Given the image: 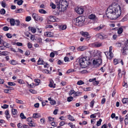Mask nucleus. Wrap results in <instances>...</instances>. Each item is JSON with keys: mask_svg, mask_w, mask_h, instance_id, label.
<instances>
[{"mask_svg": "<svg viewBox=\"0 0 128 128\" xmlns=\"http://www.w3.org/2000/svg\"><path fill=\"white\" fill-rule=\"evenodd\" d=\"M66 28V25H61L60 26L59 28L62 30L65 29Z\"/></svg>", "mask_w": 128, "mask_h": 128, "instance_id": "nucleus-31", "label": "nucleus"}, {"mask_svg": "<svg viewBox=\"0 0 128 128\" xmlns=\"http://www.w3.org/2000/svg\"><path fill=\"white\" fill-rule=\"evenodd\" d=\"M93 45L95 47H99L102 46V44L98 42H97L94 43Z\"/></svg>", "mask_w": 128, "mask_h": 128, "instance_id": "nucleus-20", "label": "nucleus"}, {"mask_svg": "<svg viewBox=\"0 0 128 128\" xmlns=\"http://www.w3.org/2000/svg\"><path fill=\"white\" fill-rule=\"evenodd\" d=\"M50 56L51 58L54 57V52H52L50 53Z\"/></svg>", "mask_w": 128, "mask_h": 128, "instance_id": "nucleus-64", "label": "nucleus"}, {"mask_svg": "<svg viewBox=\"0 0 128 128\" xmlns=\"http://www.w3.org/2000/svg\"><path fill=\"white\" fill-rule=\"evenodd\" d=\"M75 11L78 14H82L83 13L84 10L82 7H77L75 9Z\"/></svg>", "mask_w": 128, "mask_h": 128, "instance_id": "nucleus-7", "label": "nucleus"}, {"mask_svg": "<svg viewBox=\"0 0 128 128\" xmlns=\"http://www.w3.org/2000/svg\"><path fill=\"white\" fill-rule=\"evenodd\" d=\"M56 103V102L55 100H51L50 102V104L51 105L54 104H55Z\"/></svg>", "mask_w": 128, "mask_h": 128, "instance_id": "nucleus-59", "label": "nucleus"}, {"mask_svg": "<svg viewBox=\"0 0 128 128\" xmlns=\"http://www.w3.org/2000/svg\"><path fill=\"white\" fill-rule=\"evenodd\" d=\"M15 24L17 26H18L20 24V21L19 20H16L15 21Z\"/></svg>", "mask_w": 128, "mask_h": 128, "instance_id": "nucleus-47", "label": "nucleus"}, {"mask_svg": "<svg viewBox=\"0 0 128 128\" xmlns=\"http://www.w3.org/2000/svg\"><path fill=\"white\" fill-rule=\"evenodd\" d=\"M54 82L53 81L51 80L50 81V83L49 84V86L51 88H54L56 87V84H54Z\"/></svg>", "mask_w": 128, "mask_h": 128, "instance_id": "nucleus-11", "label": "nucleus"}, {"mask_svg": "<svg viewBox=\"0 0 128 128\" xmlns=\"http://www.w3.org/2000/svg\"><path fill=\"white\" fill-rule=\"evenodd\" d=\"M99 52L101 53L99 51H98L96 50H95L92 53L94 55V56H95V55H96V56H98L99 53Z\"/></svg>", "mask_w": 128, "mask_h": 128, "instance_id": "nucleus-24", "label": "nucleus"}, {"mask_svg": "<svg viewBox=\"0 0 128 128\" xmlns=\"http://www.w3.org/2000/svg\"><path fill=\"white\" fill-rule=\"evenodd\" d=\"M18 80V83L20 84H24V82L22 80Z\"/></svg>", "mask_w": 128, "mask_h": 128, "instance_id": "nucleus-61", "label": "nucleus"}, {"mask_svg": "<svg viewBox=\"0 0 128 128\" xmlns=\"http://www.w3.org/2000/svg\"><path fill=\"white\" fill-rule=\"evenodd\" d=\"M41 117V115L40 114L38 113H36L33 114V118H37Z\"/></svg>", "mask_w": 128, "mask_h": 128, "instance_id": "nucleus-19", "label": "nucleus"}, {"mask_svg": "<svg viewBox=\"0 0 128 128\" xmlns=\"http://www.w3.org/2000/svg\"><path fill=\"white\" fill-rule=\"evenodd\" d=\"M80 34L84 37L86 38V39L87 40H89L90 38V37L89 36L88 33L87 32H82Z\"/></svg>", "mask_w": 128, "mask_h": 128, "instance_id": "nucleus-8", "label": "nucleus"}, {"mask_svg": "<svg viewBox=\"0 0 128 128\" xmlns=\"http://www.w3.org/2000/svg\"><path fill=\"white\" fill-rule=\"evenodd\" d=\"M64 60L66 62H68L69 61V58L68 57L66 56L64 58Z\"/></svg>", "mask_w": 128, "mask_h": 128, "instance_id": "nucleus-58", "label": "nucleus"}, {"mask_svg": "<svg viewBox=\"0 0 128 128\" xmlns=\"http://www.w3.org/2000/svg\"><path fill=\"white\" fill-rule=\"evenodd\" d=\"M6 36L8 38H10L12 37V34L10 33L6 34Z\"/></svg>", "mask_w": 128, "mask_h": 128, "instance_id": "nucleus-56", "label": "nucleus"}, {"mask_svg": "<svg viewBox=\"0 0 128 128\" xmlns=\"http://www.w3.org/2000/svg\"><path fill=\"white\" fill-rule=\"evenodd\" d=\"M45 41L46 42H48L54 41L53 40H52L50 38H47L45 40Z\"/></svg>", "mask_w": 128, "mask_h": 128, "instance_id": "nucleus-62", "label": "nucleus"}, {"mask_svg": "<svg viewBox=\"0 0 128 128\" xmlns=\"http://www.w3.org/2000/svg\"><path fill=\"white\" fill-rule=\"evenodd\" d=\"M123 32V29L122 28H120L118 29V34H121Z\"/></svg>", "mask_w": 128, "mask_h": 128, "instance_id": "nucleus-34", "label": "nucleus"}, {"mask_svg": "<svg viewBox=\"0 0 128 128\" xmlns=\"http://www.w3.org/2000/svg\"><path fill=\"white\" fill-rule=\"evenodd\" d=\"M105 36V35L104 34L100 33L97 34L96 35V36L99 38L101 39H103Z\"/></svg>", "mask_w": 128, "mask_h": 128, "instance_id": "nucleus-18", "label": "nucleus"}, {"mask_svg": "<svg viewBox=\"0 0 128 128\" xmlns=\"http://www.w3.org/2000/svg\"><path fill=\"white\" fill-rule=\"evenodd\" d=\"M34 81L36 82L37 83L36 85H38L39 84V83L40 82V80L38 79H35L34 80Z\"/></svg>", "mask_w": 128, "mask_h": 128, "instance_id": "nucleus-52", "label": "nucleus"}, {"mask_svg": "<svg viewBox=\"0 0 128 128\" xmlns=\"http://www.w3.org/2000/svg\"><path fill=\"white\" fill-rule=\"evenodd\" d=\"M32 16V17L35 20L38 21H42V18L35 13H33Z\"/></svg>", "mask_w": 128, "mask_h": 128, "instance_id": "nucleus-6", "label": "nucleus"}, {"mask_svg": "<svg viewBox=\"0 0 128 128\" xmlns=\"http://www.w3.org/2000/svg\"><path fill=\"white\" fill-rule=\"evenodd\" d=\"M29 91L31 92L32 94H36V91L35 90H34L32 89H30L29 90Z\"/></svg>", "mask_w": 128, "mask_h": 128, "instance_id": "nucleus-49", "label": "nucleus"}, {"mask_svg": "<svg viewBox=\"0 0 128 128\" xmlns=\"http://www.w3.org/2000/svg\"><path fill=\"white\" fill-rule=\"evenodd\" d=\"M12 114L14 115H16L17 114V111L16 109H12Z\"/></svg>", "mask_w": 128, "mask_h": 128, "instance_id": "nucleus-26", "label": "nucleus"}, {"mask_svg": "<svg viewBox=\"0 0 128 128\" xmlns=\"http://www.w3.org/2000/svg\"><path fill=\"white\" fill-rule=\"evenodd\" d=\"M42 40L40 38H38L37 40V42L40 43H42Z\"/></svg>", "mask_w": 128, "mask_h": 128, "instance_id": "nucleus-50", "label": "nucleus"}, {"mask_svg": "<svg viewBox=\"0 0 128 128\" xmlns=\"http://www.w3.org/2000/svg\"><path fill=\"white\" fill-rule=\"evenodd\" d=\"M28 125L30 126L34 127L36 126V124L34 122H30L28 123Z\"/></svg>", "mask_w": 128, "mask_h": 128, "instance_id": "nucleus-29", "label": "nucleus"}, {"mask_svg": "<svg viewBox=\"0 0 128 128\" xmlns=\"http://www.w3.org/2000/svg\"><path fill=\"white\" fill-rule=\"evenodd\" d=\"M91 62L89 57L87 56L80 58L79 61L80 65L82 68L87 66L90 64Z\"/></svg>", "mask_w": 128, "mask_h": 128, "instance_id": "nucleus-3", "label": "nucleus"}, {"mask_svg": "<svg viewBox=\"0 0 128 128\" xmlns=\"http://www.w3.org/2000/svg\"><path fill=\"white\" fill-rule=\"evenodd\" d=\"M1 5L2 7L5 8L6 5V1L4 0L2 2Z\"/></svg>", "mask_w": 128, "mask_h": 128, "instance_id": "nucleus-30", "label": "nucleus"}, {"mask_svg": "<svg viewBox=\"0 0 128 128\" xmlns=\"http://www.w3.org/2000/svg\"><path fill=\"white\" fill-rule=\"evenodd\" d=\"M68 116V119L72 121L74 120V118L70 115H69Z\"/></svg>", "mask_w": 128, "mask_h": 128, "instance_id": "nucleus-38", "label": "nucleus"}, {"mask_svg": "<svg viewBox=\"0 0 128 128\" xmlns=\"http://www.w3.org/2000/svg\"><path fill=\"white\" fill-rule=\"evenodd\" d=\"M104 26L102 24H100L99 26L95 28L94 30H96L98 31L102 29L104 27Z\"/></svg>", "mask_w": 128, "mask_h": 128, "instance_id": "nucleus-22", "label": "nucleus"}, {"mask_svg": "<svg viewBox=\"0 0 128 128\" xmlns=\"http://www.w3.org/2000/svg\"><path fill=\"white\" fill-rule=\"evenodd\" d=\"M39 12L42 14H45L46 13V12L45 10L42 9L39 10Z\"/></svg>", "mask_w": 128, "mask_h": 128, "instance_id": "nucleus-39", "label": "nucleus"}, {"mask_svg": "<svg viewBox=\"0 0 128 128\" xmlns=\"http://www.w3.org/2000/svg\"><path fill=\"white\" fill-rule=\"evenodd\" d=\"M5 114L6 115V117L7 120H8L10 118V114L9 111L8 110H6L4 112Z\"/></svg>", "mask_w": 128, "mask_h": 128, "instance_id": "nucleus-17", "label": "nucleus"}, {"mask_svg": "<svg viewBox=\"0 0 128 128\" xmlns=\"http://www.w3.org/2000/svg\"><path fill=\"white\" fill-rule=\"evenodd\" d=\"M74 92H75V91L74 90H71L69 92V95L70 96L72 95Z\"/></svg>", "mask_w": 128, "mask_h": 128, "instance_id": "nucleus-48", "label": "nucleus"}, {"mask_svg": "<svg viewBox=\"0 0 128 128\" xmlns=\"http://www.w3.org/2000/svg\"><path fill=\"white\" fill-rule=\"evenodd\" d=\"M25 35L27 37H29L31 35L30 33L28 32H24Z\"/></svg>", "mask_w": 128, "mask_h": 128, "instance_id": "nucleus-41", "label": "nucleus"}, {"mask_svg": "<svg viewBox=\"0 0 128 128\" xmlns=\"http://www.w3.org/2000/svg\"><path fill=\"white\" fill-rule=\"evenodd\" d=\"M102 121V120L101 119H100L97 122L96 125L97 126H100L101 124V122Z\"/></svg>", "mask_w": 128, "mask_h": 128, "instance_id": "nucleus-42", "label": "nucleus"}, {"mask_svg": "<svg viewBox=\"0 0 128 128\" xmlns=\"http://www.w3.org/2000/svg\"><path fill=\"white\" fill-rule=\"evenodd\" d=\"M122 101L123 104H125L128 103V98H124L122 99Z\"/></svg>", "mask_w": 128, "mask_h": 128, "instance_id": "nucleus-27", "label": "nucleus"}, {"mask_svg": "<svg viewBox=\"0 0 128 128\" xmlns=\"http://www.w3.org/2000/svg\"><path fill=\"white\" fill-rule=\"evenodd\" d=\"M96 16L94 14H92L90 15L88 17V18L90 19L94 20L95 19Z\"/></svg>", "mask_w": 128, "mask_h": 128, "instance_id": "nucleus-25", "label": "nucleus"}, {"mask_svg": "<svg viewBox=\"0 0 128 128\" xmlns=\"http://www.w3.org/2000/svg\"><path fill=\"white\" fill-rule=\"evenodd\" d=\"M73 100V98L72 96H70L67 98V101L68 102H70Z\"/></svg>", "mask_w": 128, "mask_h": 128, "instance_id": "nucleus-43", "label": "nucleus"}, {"mask_svg": "<svg viewBox=\"0 0 128 128\" xmlns=\"http://www.w3.org/2000/svg\"><path fill=\"white\" fill-rule=\"evenodd\" d=\"M56 6L53 3H51L50 6L52 8L55 9L56 6L59 12H62L66 10L68 6L67 2L66 0H59L56 2Z\"/></svg>", "mask_w": 128, "mask_h": 128, "instance_id": "nucleus-2", "label": "nucleus"}, {"mask_svg": "<svg viewBox=\"0 0 128 128\" xmlns=\"http://www.w3.org/2000/svg\"><path fill=\"white\" fill-rule=\"evenodd\" d=\"M22 127L23 128H29L28 125L25 124L22 125Z\"/></svg>", "mask_w": 128, "mask_h": 128, "instance_id": "nucleus-63", "label": "nucleus"}, {"mask_svg": "<svg viewBox=\"0 0 128 128\" xmlns=\"http://www.w3.org/2000/svg\"><path fill=\"white\" fill-rule=\"evenodd\" d=\"M85 19L84 16H80L77 17L74 20L75 25L78 26H82L84 24Z\"/></svg>", "mask_w": 128, "mask_h": 128, "instance_id": "nucleus-4", "label": "nucleus"}, {"mask_svg": "<svg viewBox=\"0 0 128 128\" xmlns=\"http://www.w3.org/2000/svg\"><path fill=\"white\" fill-rule=\"evenodd\" d=\"M98 58L95 59L93 60L92 62L94 65L98 66L101 64L102 62L101 59V53H99V56Z\"/></svg>", "mask_w": 128, "mask_h": 128, "instance_id": "nucleus-5", "label": "nucleus"}, {"mask_svg": "<svg viewBox=\"0 0 128 128\" xmlns=\"http://www.w3.org/2000/svg\"><path fill=\"white\" fill-rule=\"evenodd\" d=\"M8 105L6 104H4L3 106H2L1 107L3 109H6L8 108Z\"/></svg>", "mask_w": 128, "mask_h": 128, "instance_id": "nucleus-46", "label": "nucleus"}, {"mask_svg": "<svg viewBox=\"0 0 128 128\" xmlns=\"http://www.w3.org/2000/svg\"><path fill=\"white\" fill-rule=\"evenodd\" d=\"M23 2V1L22 0H20L18 1L17 2V4L19 5H21Z\"/></svg>", "mask_w": 128, "mask_h": 128, "instance_id": "nucleus-51", "label": "nucleus"}, {"mask_svg": "<svg viewBox=\"0 0 128 128\" xmlns=\"http://www.w3.org/2000/svg\"><path fill=\"white\" fill-rule=\"evenodd\" d=\"M31 20V17L30 16L27 17L26 19V21L28 22L30 21Z\"/></svg>", "mask_w": 128, "mask_h": 128, "instance_id": "nucleus-55", "label": "nucleus"}, {"mask_svg": "<svg viewBox=\"0 0 128 128\" xmlns=\"http://www.w3.org/2000/svg\"><path fill=\"white\" fill-rule=\"evenodd\" d=\"M15 21L14 19V18H12L10 19V22L11 25L13 26L14 25Z\"/></svg>", "mask_w": 128, "mask_h": 128, "instance_id": "nucleus-23", "label": "nucleus"}, {"mask_svg": "<svg viewBox=\"0 0 128 128\" xmlns=\"http://www.w3.org/2000/svg\"><path fill=\"white\" fill-rule=\"evenodd\" d=\"M52 126H57L58 123L56 122H52L51 123Z\"/></svg>", "mask_w": 128, "mask_h": 128, "instance_id": "nucleus-36", "label": "nucleus"}, {"mask_svg": "<svg viewBox=\"0 0 128 128\" xmlns=\"http://www.w3.org/2000/svg\"><path fill=\"white\" fill-rule=\"evenodd\" d=\"M87 48V46H80L78 48V51H83L86 49Z\"/></svg>", "mask_w": 128, "mask_h": 128, "instance_id": "nucleus-12", "label": "nucleus"}, {"mask_svg": "<svg viewBox=\"0 0 128 128\" xmlns=\"http://www.w3.org/2000/svg\"><path fill=\"white\" fill-rule=\"evenodd\" d=\"M20 116L21 118L22 119H25L26 118V117L24 116V114L22 113L20 114Z\"/></svg>", "mask_w": 128, "mask_h": 128, "instance_id": "nucleus-35", "label": "nucleus"}, {"mask_svg": "<svg viewBox=\"0 0 128 128\" xmlns=\"http://www.w3.org/2000/svg\"><path fill=\"white\" fill-rule=\"evenodd\" d=\"M1 56L3 55L6 56L8 54V52L4 51L1 52H0Z\"/></svg>", "mask_w": 128, "mask_h": 128, "instance_id": "nucleus-28", "label": "nucleus"}, {"mask_svg": "<svg viewBox=\"0 0 128 128\" xmlns=\"http://www.w3.org/2000/svg\"><path fill=\"white\" fill-rule=\"evenodd\" d=\"M10 63L12 65H15L17 64V62L15 60H11Z\"/></svg>", "mask_w": 128, "mask_h": 128, "instance_id": "nucleus-32", "label": "nucleus"}, {"mask_svg": "<svg viewBox=\"0 0 128 128\" xmlns=\"http://www.w3.org/2000/svg\"><path fill=\"white\" fill-rule=\"evenodd\" d=\"M32 118H28L27 119V121L28 122H33V121L32 120Z\"/></svg>", "mask_w": 128, "mask_h": 128, "instance_id": "nucleus-54", "label": "nucleus"}, {"mask_svg": "<svg viewBox=\"0 0 128 128\" xmlns=\"http://www.w3.org/2000/svg\"><path fill=\"white\" fill-rule=\"evenodd\" d=\"M28 29L29 31H30L33 33H34L36 31V30L34 27L29 26Z\"/></svg>", "mask_w": 128, "mask_h": 128, "instance_id": "nucleus-13", "label": "nucleus"}, {"mask_svg": "<svg viewBox=\"0 0 128 128\" xmlns=\"http://www.w3.org/2000/svg\"><path fill=\"white\" fill-rule=\"evenodd\" d=\"M45 64V62L43 60L39 58L38 60V61L37 64Z\"/></svg>", "mask_w": 128, "mask_h": 128, "instance_id": "nucleus-21", "label": "nucleus"}, {"mask_svg": "<svg viewBox=\"0 0 128 128\" xmlns=\"http://www.w3.org/2000/svg\"><path fill=\"white\" fill-rule=\"evenodd\" d=\"M45 36L47 37H52L53 36L52 33L50 32H46L44 33Z\"/></svg>", "mask_w": 128, "mask_h": 128, "instance_id": "nucleus-10", "label": "nucleus"}, {"mask_svg": "<svg viewBox=\"0 0 128 128\" xmlns=\"http://www.w3.org/2000/svg\"><path fill=\"white\" fill-rule=\"evenodd\" d=\"M121 51L123 54H127L128 53V49H127L126 48L124 47L122 50Z\"/></svg>", "mask_w": 128, "mask_h": 128, "instance_id": "nucleus-14", "label": "nucleus"}, {"mask_svg": "<svg viewBox=\"0 0 128 128\" xmlns=\"http://www.w3.org/2000/svg\"><path fill=\"white\" fill-rule=\"evenodd\" d=\"M0 12L1 14L4 15L5 14L6 11L4 9L2 8L0 10Z\"/></svg>", "mask_w": 128, "mask_h": 128, "instance_id": "nucleus-33", "label": "nucleus"}, {"mask_svg": "<svg viewBox=\"0 0 128 128\" xmlns=\"http://www.w3.org/2000/svg\"><path fill=\"white\" fill-rule=\"evenodd\" d=\"M2 30L4 31H7L8 30L9 28L8 26H5L3 28Z\"/></svg>", "mask_w": 128, "mask_h": 128, "instance_id": "nucleus-53", "label": "nucleus"}, {"mask_svg": "<svg viewBox=\"0 0 128 128\" xmlns=\"http://www.w3.org/2000/svg\"><path fill=\"white\" fill-rule=\"evenodd\" d=\"M112 46H110L109 48V52L110 53V54H109V56H110V58L112 59L113 56V54L112 52Z\"/></svg>", "mask_w": 128, "mask_h": 128, "instance_id": "nucleus-16", "label": "nucleus"}, {"mask_svg": "<svg viewBox=\"0 0 128 128\" xmlns=\"http://www.w3.org/2000/svg\"><path fill=\"white\" fill-rule=\"evenodd\" d=\"M56 17L50 16L48 20V22H54L56 21Z\"/></svg>", "mask_w": 128, "mask_h": 128, "instance_id": "nucleus-15", "label": "nucleus"}, {"mask_svg": "<svg viewBox=\"0 0 128 128\" xmlns=\"http://www.w3.org/2000/svg\"><path fill=\"white\" fill-rule=\"evenodd\" d=\"M74 69H70L68 70L67 72V73H70L71 72H73L74 71Z\"/></svg>", "mask_w": 128, "mask_h": 128, "instance_id": "nucleus-60", "label": "nucleus"}, {"mask_svg": "<svg viewBox=\"0 0 128 128\" xmlns=\"http://www.w3.org/2000/svg\"><path fill=\"white\" fill-rule=\"evenodd\" d=\"M5 47V48H8L10 46V44L6 42H4L3 43Z\"/></svg>", "mask_w": 128, "mask_h": 128, "instance_id": "nucleus-40", "label": "nucleus"}, {"mask_svg": "<svg viewBox=\"0 0 128 128\" xmlns=\"http://www.w3.org/2000/svg\"><path fill=\"white\" fill-rule=\"evenodd\" d=\"M8 84L10 86H14L16 84L14 82H8Z\"/></svg>", "mask_w": 128, "mask_h": 128, "instance_id": "nucleus-45", "label": "nucleus"}, {"mask_svg": "<svg viewBox=\"0 0 128 128\" xmlns=\"http://www.w3.org/2000/svg\"><path fill=\"white\" fill-rule=\"evenodd\" d=\"M16 102L20 104H23V102L22 100H18V99L16 100Z\"/></svg>", "mask_w": 128, "mask_h": 128, "instance_id": "nucleus-57", "label": "nucleus"}, {"mask_svg": "<svg viewBox=\"0 0 128 128\" xmlns=\"http://www.w3.org/2000/svg\"><path fill=\"white\" fill-rule=\"evenodd\" d=\"M120 62L122 65L124 64L123 62L122 59H115L114 60V65H116Z\"/></svg>", "mask_w": 128, "mask_h": 128, "instance_id": "nucleus-9", "label": "nucleus"}, {"mask_svg": "<svg viewBox=\"0 0 128 128\" xmlns=\"http://www.w3.org/2000/svg\"><path fill=\"white\" fill-rule=\"evenodd\" d=\"M107 17L112 20L116 19L120 15L121 11L120 7L115 3L112 4L106 11Z\"/></svg>", "mask_w": 128, "mask_h": 128, "instance_id": "nucleus-1", "label": "nucleus"}, {"mask_svg": "<svg viewBox=\"0 0 128 128\" xmlns=\"http://www.w3.org/2000/svg\"><path fill=\"white\" fill-rule=\"evenodd\" d=\"M84 84V82L82 80H80L78 81L77 83V84L78 85H81Z\"/></svg>", "mask_w": 128, "mask_h": 128, "instance_id": "nucleus-44", "label": "nucleus"}, {"mask_svg": "<svg viewBox=\"0 0 128 128\" xmlns=\"http://www.w3.org/2000/svg\"><path fill=\"white\" fill-rule=\"evenodd\" d=\"M23 9L22 8H20L15 10L16 13H22V12Z\"/></svg>", "mask_w": 128, "mask_h": 128, "instance_id": "nucleus-37", "label": "nucleus"}]
</instances>
